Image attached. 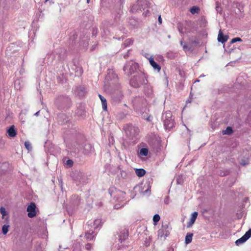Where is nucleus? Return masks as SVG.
Returning <instances> with one entry per match:
<instances>
[{
    "label": "nucleus",
    "mask_w": 251,
    "mask_h": 251,
    "mask_svg": "<svg viewBox=\"0 0 251 251\" xmlns=\"http://www.w3.org/2000/svg\"><path fill=\"white\" fill-rule=\"evenodd\" d=\"M70 149L74 152L82 151L84 154H88L94 151V148L91 144L85 143L84 145H82L77 142H75L72 144Z\"/></svg>",
    "instance_id": "1"
},
{
    "label": "nucleus",
    "mask_w": 251,
    "mask_h": 251,
    "mask_svg": "<svg viewBox=\"0 0 251 251\" xmlns=\"http://www.w3.org/2000/svg\"><path fill=\"white\" fill-rule=\"evenodd\" d=\"M147 81L145 74L140 73L134 75L130 80V85L134 88H138Z\"/></svg>",
    "instance_id": "2"
},
{
    "label": "nucleus",
    "mask_w": 251,
    "mask_h": 251,
    "mask_svg": "<svg viewBox=\"0 0 251 251\" xmlns=\"http://www.w3.org/2000/svg\"><path fill=\"white\" fill-rule=\"evenodd\" d=\"M162 119L166 129L170 130L174 126V119L172 118V114L171 111H168L163 113Z\"/></svg>",
    "instance_id": "3"
},
{
    "label": "nucleus",
    "mask_w": 251,
    "mask_h": 251,
    "mask_svg": "<svg viewBox=\"0 0 251 251\" xmlns=\"http://www.w3.org/2000/svg\"><path fill=\"white\" fill-rule=\"evenodd\" d=\"M138 68V64L132 60L127 61L123 67L125 74L129 75L133 74Z\"/></svg>",
    "instance_id": "4"
},
{
    "label": "nucleus",
    "mask_w": 251,
    "mask_h": 251,
    "mask_svg": "<svg viewBox=\"0 0 251 251\" xmlns=\"http://www.w3.org/2000/svg\"><path fill=\"white\" fill-rule=\"evenodd\" d=\"M124 129L126 136L130 139H133L134 138L136 137L139 132L138 128L131 125H128L125 126Z\"/></svg>",
    "instance_id": "5"
},
{
    "label": "nucleus",
    "mask_w": 251,
    "mask_h": 251,
    "mask_svg": "<svg viewBox=\"0 0 251 251\" xmlns=\"http://www.w3.org/2000/svg\"><path fill=\"white\" fill-rule=\"evenodd\" d=\"M108 192L111 197H113L118 201H124L125 193L122 191H117L114 187L109 189Z\"/></svg>",
    "instance_id": "6"
},
{
    "label": "nucleus",
    "mask_w": 251,
    "mask_h": 251,
    "mask_svg": "<svg viewBox=\"0 0 251 251\" xmlns=\"http://www.w3.org/2000/svg\"><path fill=\"white\" fill-rule=\"evenodd\" d=\"M70 99L68 97L60 96L58 97L55 100V103L57 106L60 107H65L69 104Z\"/></svg>",
    "instance_id": "7"
},
{
    "label": "nucleus",
    "mask_w": 251,
    "mask_h": 251,
    "mask_svg": "<svg viewBox=\"0 0 251 251\" xmlns=\"http://www.w3.org/2000/svg\"><path fill=\"white\" fill-rule=\"evenodd\" d=\"M170 234L168 226L167 224H162L161 227L158 231V235L160 237H167Z\"/></svg>",
    "instance_id": "8"
},
{
    "label": "nucleus",
    "mask_w": 251,
    "mask_h": 251,
    "mask_svg": "<svg viewBox=\"0 0 251 251\" xmlns=\"http://www.w3.org/2000/svg\"><path fill=\"white\" fill-rule=\"evenodd\" d=\"M251 237V229L247 231L245 234L240 238L237 240L235 243L236 245L239 246L244 243L248 239Z\"/></svg>",
    "instance_id": "9"
},
{
    "label": "nucleus",
    "mask_w": 251,
    "mask_h": 251,
    "mask_svg": "<svg viewBox=\"0 0 251 251\" xmlns=\"http://www.w3.org/2000/svg\"><path fill=\"white\" fill-rule=\"evenodd\" d=\"M36 205L34 202H31L27 207V215L29 218H33L36 216Z\"/></svg>",
    "instance_id": "10"
},
{
    "label": "nucleus",
    "mask_w": 251,
    "mask_h": 251,
    "mask_svg": "<svg viewBox=\"0 0 251 251\" xmlns=\"http://www.w3.org/2000/svg\"><path fill=\"white\" fill-rule=\"evenodd\" d=\"M128 229H127L126 228L122 229L121 230H120V233L118 234L119 241L121 243H122L123 241L126 240V239L128 237Z\"/></svg>",
    "instance_id": "11"
},
{
    "label": "nucleus",
    "mask_w": 251,
    "mask_h": 251,
    "mask_svg": "<svg viewBox=\"0 0 251 251\" xmlns=\"http://www.w3.org/2000/svg\"><path fill=\"white\" fill-rule=\"evenodd\" d=\"M150 65L153 67V69L159 72L161 70L160 66L154 61L153 58L151 57L149 58Z\"/></svg>",
    "instance_id": "12"
},
{
    "label": "nucleus",
    "mask_w": 251,
    "mask_h": 251,
    "mask_svg": "<svg viewBox=\"0 0 251 251\" xmlns=\"http://www.w3.org/2000/svg\"><path fill=\"white\" fill-rule=\"evenodd\" d=\"M150 3L146 0H138L137 1V5L141 9H144L149 7Z\"/></svg>",
    "instance_id": "13"
},
{
    "label": "nucleus",
    "mask_w": 251,
    "mask_h": 251,
    "mask_svg": "<svg viewBox=\"0 0 251 251\" xmlns=\"http://www.w3.org/2000/svg\"><path fill=\"white\" fill-rule=\"evenodd\" d=\"M228 39L227 35H224L220 30L218 36V41L222 43H225Z\"/></svg>",
    "instance_id": "14"
},
{
    "label": "nucleus",
    "mask_w": 251,
    "mask_h": 251,
    "mask_svg": "<svg viewBox=\"0 0 251 251\" xmlns=\"http://www.w3.org/2000/svg\"><path fill=\"white\" fill-rule=\"evenodd\" d=\"M75 91L79 97H83L85 93V89L84 87L79 86L75 88Z\"/></svg>",
    "instance_id": "15"
},
{
    "label": "nucleus",
    "mask_w": 251,
    "mask_h": 251,
    "mask_svg": "<svg viewBox=\"0 0 251 251\" xmlns=\"http://www.w3.org/2000/svg\"><path fill=\"white\" fill-rule=\"evenodd\" d=\"M198 212H193L191 215V217L190 219L189 222L188 223L187 226L190 227L194 223H195L197 217L198 216Z\"/></svg>",
    "instance_id": "16"
},
{
    "label": "nucleus",
    "mask_w": 251,
    "mask_h": 251,
    "mask_svg": "<svg viewBox=\"0 0 251 251\" xmlns=\"http://www.w3.org/2000/svg\"><path fill=\"white\" fill-rule=\"evenodd\" d=\"M7 133L10 137H14L17 134V132L15 129L14 126H11L10 128L7 130Z\"/></svg>",
    "instance_id": "17"
},
{
    "label": "nucleus",
    "mask_w": 251,
    "mask_h": 251,
    "mask_svg": "<svg viewBox=\"0 0 251 251\" xmlns=\"http://www.w3.org/2000/svg\"><path fill=\"white\" fill-rule=\"evenodd\" d=\"M5 221L6 222V224L2 226V233L4 235H5L6 234H7V233L8 231V228L9 227V225H8V218H5Z\"/></svg>",
    "instance_id": "18"
},
{
    "label": "nucleus",
    "mask_w": 251,
    "mask_h": 251,
    "mask_svg": "<svg viewBox=\"0 0 251 251\" xmlns=\"http://www.w3.org/2000/svg\"><path fill=\"white\" fill-rule=\"evenodd\" d=\"M76 178H75V181H76V182L77 183V185H78L79 183H83L84 181L82 180L83 175L80 173L77 172L76 174Z\"/></svg>",
    "instance_id": "19"
},
{
    "label": "nucleus",
    "mask_w": 251,
    "mask_h": 251,
    "mask_svg": "<svg viewBox=\"0 0 251 251\" xmlns=\"http://www.w3.org/2000/svg\"><path fill=\"white\" fill-rule=\"evenodd\" d=\"M135 172L136 175L138 177H142L146 174V171L144 169H135Z\"/></svg>",
    "instance_id": "20"
},
{
    "label": "nucleus",
    "mask_w": 251,
    "mask_h": 251,
    "mask_svg": "<svg viewBox=\"0 0 251 251\" xmlns=\"http://www.w3.org/2000/svg\"><path fill=\"white\" fill-rule=\"evenodd\" d=\"M99 97L101 101L103 109L104 110H107V102L106 99L100 94L99 95Z\"/></svg>",
    "instance_id": "21"
},
{
    "label": "nucleus",
    "mask_w": 251,
    "mask_h": 251,
    "mask_svg": "<svg viewBox=\"0 0 251 251\" xmlns=\"http://www.w3.org/2000/svg\"><path fill=\"white\" fill-rule=\"evenodd\" d=\"M149 152V150L147 148H142L140 149L139 152H138L139 156H146L148 155Z\"/></svg>",
    "instance_id": "22"
},
{
    "label": "nucleus",
    "mask_w": 251,
    "mask_h": 251,
    "mask_svg": "<svg viewBox=\"0 0 251 251\" xmlns=\"http://www.w3.org/2000/svg\"><path fill=\"white\" fill-rule=\"evenodd\" d=\"M101 220L100 219H97L93 222V226L95 229L98 228L101 226Z\"/></svg>",
    "instance_id": "23"
},
{
    "label": "nucleus",
    "mask_w": 251,
    "mask_h": 251,
    "mask_svg": "<svg viewBox=\"0 0 251 251\" xmlns=\"http://www.w3.org/2000/svg\"><path fill=\"white\" fill-rule=\"evenodd\" d=\"M193 233H187L185 237V243L186 244H189L192 242Z\"/></svg>",
    "instance_id": "24"
},
{
    "label": "nucleus",
    "mask_w": 251,
    "mask_h": 251,
    "mask_svg": "<svg viewBox=\"0 0 251 251\" xmlns=\"http://www.w3.org/2000/svg\"><path fill=\"white\" fill-rule=\"evenodd\" d=\"M232 133L233 130L230 126H227L225 130L223 131V134L224 135H230Z\"/></svg>",
    "instance_id": "25"
},
{
    "label": "nucleus",
    "mask_w": 251,
    "mask_h": 251,
    "mask_svg": "<svg viewBox=\"0 0 251 251\" xmlns=\"http://www.w3.org/2000/svg\"><path fill=\"white\" fill-rule=\"evenodd\" d=\"M133 43V40L132 39H131V38L127 39L124 42V47L126 48V47H128V46L132 45Z\"/></svg>",
    "instance_id": "26"
},
{
    "label": "nucleus",
    "mask_w": 251,
    "mask_h": 251,
    "mask_svg": "<svg viewBox=\"0 0 251 251\" xmlns=\"http://www.w3.org/2000/svg\"><path fill=\"white\" fill-rule=\"evenodd\" d=\"M94 233V232L93 230L88 232L85 235L87 239L89 240H92L95 236V235H93Z\"/></svg>",
    "instance_id": "27"
},
{
    "label": "nucleus",
    "mask_w": 251,
    "mask_h": 251,
    "mask_svg": "<svg viewBox=\"0 0 251 251\" xmlns=\"http://www.w3.org/2000/svg\"><path fill=\"white\" fill-rule=\"evenodd\" d=\"M180 45L182 46L183 49L185 51H188L190 50V48L187 45L186 43H184L182 40L180 41Z\"/></svg>",
    "instance_id": "28"
},
{
    "label": "nucleus",
    "mask_w": 251,
    "mask_h": 251,
    "mask_svg": "<svg viewBox=\"0 0 251 251\" xmlns=\"http://www.w3.org/2000/svg\"><path fill=\"white\" fill-rule=\"evenodd\" d=\"M190 11L192 14H194L196 13H198L199 12V11H200V8L197 6H193L190 9Z\"/></svg>",
    "instance_id": "29"
},
{
    "label": "nucleus",
    "mask_w": 251,
    "mask_h": 251,
    "mask_svg": "<svg viewBox=\"0 0 251 251\" xmlns=\"http://www.w3.org/2000/svg\"><path fill=\"white\" fill-rule=\"evenodd\" d=\"M160 219V217L158 214H155L153 217V221L154 222V224L156 225V223L159 221Z\"/></svg>",
    "instance_id": "30"
},
{
    "label": "nucleus",
    "mask_w": 251,
    "mask_h": 251,
    "mask_svg": "<svg viewBox=\"0 0 251 251\" xmlns=\"http://www.w3.org/2000/svg\"><path fill=\"white\" fill-rule=\"evenodd\" d=\"M25 146L28 151H31L32 149L31 143L29 141L25 142Z\"/></svg>",
    "instance_id": "31"
},
{
    "label": "nucleus",
    "mask_w": 251,
    "mask_h": 251,
    "mask_svg": "<svg viewBox=\"0 0 251 251\" xmlns=\"http://www.w3.org/2000/svg\"><path fill=\"white\" fill-rule=\"evenodd\" d=\"M0 212L2 215V219H4V216L6 214L5 209L3 207H1L0 208Z\"/></svg>",
    "instance_id": "32"
},
{
    "label": "nucleus",
    "mask_w": 251,
    "mask_h": 251,
    "mask_svg": "<svg viewBox=\"0 0 251 251\" xmlns=\"http://www.w3.org/2000/svg\"><path fill=\"white\" fill-rule=\"evenodd\" d=\"M216 10L218 13H219L221 14L222 13V8L220 6V3H218V2H216Z\"/></svg>",
    "instance_id": "33"
},
{
    "label": "nucleus",
    "mask_w": 251,
    "mask_h": 251,
    "mask_svg": "<svg viewBox=\"0 0 251 251\" xmlns=\"http://www.w3.org/2000/svg\"><path fill=\"white\" fill-rule=\"evenodd\" d=\"M176 182L177 184H181L183 183L182 176L180 175L178 176L176 178Z\"/></svg>",
    "instance_id": "34"
},
{
    "label": "nucleus",
    "mask_w": 251,
    "mask_h": 251,
    "mask_svg": "<svg viewBox=\"0 0 251 251\" xmlns=\"http://www.w3.org/2000/svg\"><path fill=\"white\" fill-rule=\"evenodd\" d=\"M81 246L80 244H76L74 247L73 251H81L80 250Z\"/></svg>",
    "instance_id": "35"
},
{
    "label": "nucleus",
    "mask_w": 251,
    "mask_h": 251,
    "mask_svg": "<svg viewBox=\"0 0 251 251\" xmlns=\"http://www.w3.org/2000/svg\"><path fill=\"white\" fill-rule=\"evenodd\" d=\"M66 165L68 167H71L73 165V161L71 159H68L66 162Z\"/></svg>",
    "instance_id": "36"
},
{
    "label": "nucleus",
    "mask_w": 251,
    "mask_h": 251,
    "mask_svg": "<svg viewBox=\"0 0 251 251\" xmlns=\"http://www.w3.org/2000/svg\"><path fill=\"white\" fill-rule=\"evenodd\" d=\"M242 39L239 37H236L234 38H233L231 41V43H234L237 41H241Z\"/></svg>",
    "instance_id": "37"
},
{
    "label": "nucleus",
    "mask_w": 251,
    "mask_h": 251,
    "mask_svg": "<svg viewBox=\"0 0 251 251\" xmlns=\"http://www.w3.org/2000/svg\"><path fill=\"white\" fill-rule=\"evenodd\" d=\"M177 28H178V30L179 31V32L181 33H183V28H182V25L181 24H178L177 25Z\"/></svg>",
    "instance_id": "38"
},
{
    "label": "nucleus",
    "mask_w": 251,
    "mask_h": 251,
    "mask_svg": "<svg viewBox=\"0 0 251 251\" xmlns=\"http://www.w3.org/2000/svg\"><path fill=\"white\" fill-rule=\"evenodd\" d=\"M92 248V246L90 244L88 243L85 245V249L88 251H90Z\"/></svg>",
    "instance_id": "39"
},
{
    "label": "nucleus",
    "mask_w": 251,
    "mask_h": 251,
    "mask_svg": "<svg viewBox=\"0 0 251 251\" xmlns=\"http://www.w3.org/2000/svg\"><path fill=\"white\" fill-rule=\"evenodd\" d=\"M169 202H170L169 197L168 196L166 197L164 199V203L166 204H168L169 203Z\"/></svg>",
    "instance_id": "40"
},
{
    "label": "nucleus",
    "mask_w": 251,
    "mask_h": 251,
    "mask_svg": "<svg viewBox=\"0 0 251 251\" xmlns=\"http://www.w3.org/2000/svg\"><path fill=\"white\" fill-rule=\"evenodd\" d=\"M158 20L159 24L160 25H161L162 24V19H161V17L160 15L158 17Z\"/></svg>",
    "instance_id": "41"
},
{
    "label": "nucleus",
    "mask_w": 251,
    "mask_h": 251,
    "mask_svg": "<svg viewBox=\"0 0 251 251\" xmlns=\"http://www.w3.org/2000/svg\"><path fill=\"white\" fill-rule=\"evenodd\" d=\"M121 207V206H120L119 204H116L115 205H114V208L115 209H118L120 207Z\"/></svg>",
    "instance_id": "42"
},
{
    "label": "nucleus",
    "mask_w": 251,
    "mask_h": 251,
    "mask_svg": "<svg viewBox=\"0 0 251 251\" xmlns=\"http://www.w3.org/2000/svg\"><path fill=\"white\" fill-rule=\"evenodd\" d=\"M150 191H151V190H150V187H148V189L145 191V193H147L148 192H150Z\"/></svg>",
    "instance_id": "43"
},
{
    "label": "nucleus",
    "mask_w": 251,
    "mask_h": 251,
    "mask_svg": "<svg viewBox=\"0 0 251 251\" xmlns=\"http://www.w3.org/2000/svg\"><path fill=\"white\" fill-rule=\"evenodd\" d=\"M128 53H127L124 55V57L126 59L128 57Z\"/></svg>",
    "instance_id": "44"
},
{
    "label": "nucleus",
    "mask_w": 251,
    "mask_h": 251,
    "mask_svg": "<svg viewBox=\"0 0 251 251\" xmlns=\"http://www.w3.org/2000/svg\"><path fill=\"white\" fill-rule=\"evenodd\" d=\"M48 1H50V3L52 2L53 3V2L52 1V0H45V2H47Z\"/></svg>",
    "instance_id": "45"
},
{
    "label": "nucleus",
    "mask_w": 251,
    "mask_h": 251,
    "mask_svg": "<svg viewBox=\"0 0 251 251\" xmlns=\"http://www.w3.org/2000/svg\"><path fill=\"white\" fill-rule=\"evenodd\" d=\"M147 120L148 121H151V117L150 116L148 117L147 118Z\"/></svg>",
    "instance_id": "46"
},
{
    "label": "nucleus",
    "mask_w": 251,
    "mask_h": 251,
    "mask_svg": "<svg viewBox=\"0 0 251 251\" xmlns=\"http://www.w3.org/2000/svg\"><path fill=\"white\" fill-rule=\"evenodd\" d=\"M39 112H40V111H38L36 113H35L34 115L37 116L38 115Z\"/></svg>",
    "instance_id": "47"
},
{
    "label": "nucleus",
    "mask_w": 251,
    "mask_h": 251,
    "mask_svg": "<svg viewBox=\"0 0 251 251\" xmlns=\"http://www.w3.org/2000/svg\"><path fill=\"white\" fill-rule=\"evenodd\" d=\"M241 164L243 165H245L246 164V163L244 161L242 162Z\"/></svg>",
    "instance_id": "48"
},
{
    "label": "nucleus",
    "mask_w": 251,
    "mask_h": 251,
    "mask_svg": "<svg viewBox=\"0 0 251 251\" xmlns=\"http://www.w3.org/2000/svg\"><path fill=\"white\" fill-rule=\"evenodd\" d=\"M59 183H61V184H62V180H61V181L59 180ZM61 188L62 187V184L61 185Z\"/></svg>",
    "instance_id": "49"
},
{
    "label": "nucleus",
    "mask_w": 251,
    "mask_h": 251,
    "mask_svg": "<svg viewBox=\"0 0 251 251\" xmlns=\"http://www.w3.org/2000/svg\"><path fill=\"white\" fill-rule=\"evenodd\" d=\"M17 83V81H15V86L16 85ZM15 87L16 88V89H18V88H17L16 86H15Z\"/></svg>",
    "instance_id": "50"
},
{
    "label": "nucleus",
    "mask_w": 251,
    "mask_h": 251,
    "mask_svg": "<svg viewBox=\"0 0 251 251\" xmlns=\"http://www.w3.org/2000/svg\"><path fill=\"white\" fill-rule=\"evenodd\" d=\"M90 0H87V3H89L90 2Z\"/></svg>",
    "instance_id": "51"
},
{
    "label": "nucleus",
    "mask_w": 251,
    "mask_h": 251,
    "mask_svg": "<svg viewBox=\"0 0 251 251\" xmlns=\"http://www.w3.org/2000/svg\"><path fill=\"white\" fill-rule=\"evenodd\" d=\"M204 76V75H201V76L200 77H203Z\"/></svg>",
    "instance_id": "52"
},
{
    "label": "nucleus",
    "mask_w": 251,
    "mask_h": 251,
    "mask_svg": "<svg viewBox=\"0 0 251 251\" xmlns=\"http://www.w3.org/2000/svg\"><path fill=\"white\" fill-rule=\"evenodd\" d=\"M195 82H199V80H197Z\"/></svg>",
    "instance_id": "53"
},
{
    "label": "nucleus",
    "mask_w": 251,
    "mask_h": 251,
    "mask_svg": "<svg viewBox=\"0 0 251 251\" xmlns=\"http://www.w3.org/2000/svg\"><path fill=\"white\" fill-rule=\"evenodd\" d=\"M168 251H171L170 250H169Z\"/></svg>",
    "instance_id": "54"
}]
</instances>
